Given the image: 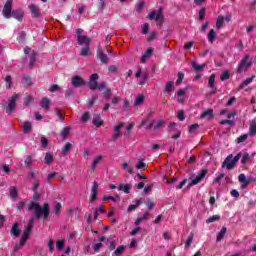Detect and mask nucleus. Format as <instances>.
Listing matches in <instances>:
<instances>
[{
  "label": "nucleus",
  "instance_id": "2eb2a0df",
  "mask_svg": "<svg viewBox=\"0 0 256 256\" xmlns=\"http://www.w3.org/2000/svg\"><path fill=\"white\" fill-rule=\"evenodd\" d=\"M10 191V198L12 199V201H17V197H19V192L17 191V188H15V186H11L9 188Z\"/></svg>",
  "mask_w": 256,
  "mask_h": 256
},
{
  "label": "nucleus",
  "instance_id": "9b49d317",
  "mask_svg": "<svg viewBox=\"0 0 256 256\" xmlns=\"http://www.w3.org/2000/svg\"><path fill=\"white\" fill-rule=\"evenodd\" d=\"M92 124L97 128L103 126V120L101 119V114H93Z\"/></svg>",
  "mask_w": 256,
  "mask_h": 256
},
{
  "label": "nucleus",
  "instance_id": "c9c22d12",
  "mask_svg": "<svg viewBox=\"0 0 256 256\" xmlns=\"http://www.w3.org/2000/svg\"><path fill=\"white\" fill-rule=\"evenodd\" d=\"M174 86H175V82L173 81H169L168 83H166V86H165L166 93H171V91H173Z\"/></svg>",
  "mask_w": 256,
  "mask_h": 256
},
{
  "label": "nucleus",
  "instance_id": "de8ad7c7",
  "mask_svg": "<svg viewBox=\"0 0 256 256\" xmlns=\"http://www.w3.org/2000/svg\"><path fill=\"white\" fill-rule=\"evenodd\" d=\"M147 167H149V165H147L146 163H144L143 161H140L136 164V169H141V170H145L147 169Z\"/></svg>",
  "mask_w": 256,
  "mask_h": 256
},
{
  "label": "nucleus",
  "instance_id": "72a5a7b5",
  "mask_svg": "<svg viewBox=\"0 0 256 256\" xmlns=\"http://www.w3.org/2000/svg\"><path fill=\"white\" fill-rule=\"evenodd\" d=\"M23 131L24 133H29L30 131H33V125L31 124V122H24Z\"/></svg>",
  "mask_w": 256,
  "mask_h": 256
},
{
  "label": "nucleus",
  "instance_id": "864d4df0",
  "mask_svg": "<svg viewBox=\"0 0 256 256\" xmlns=\"http://www.w3.org/2000/svg\"><path fill=\"white\" fill-rule=\"evenodd\" d=\"M143 7H145V2L144 1H138L136 4V11H143Z\"/></svg>",
  "mask_w": 256,
  "mask_h": 256
},
{
  "label": "nucleus",
  "instance_id": "f704fd0d",
  "mask_svg": "<svg viewBox=\"0 0 256 256\" xmlns=\"http://www.w3.org/2000/svg\"><path fill=\"white\" fill-rule=\"evenodd\" d=\"M231 78V73L229 72V70H225L222 75L220 76V80L221 81H227L228 79Z\"/></svg>",
  "mask_w": 256,
  "mask_h": 256
},
{
  "label": "nucleus",
  "instance_id": "8fccbe9b",
  "mask_svg": "<svg viewBox=\"0 0 256 256\" xmlns=\"http://www.w3.org/2000/svg\"><path fill=\"white\" fill-rule=\"evenodd\" d=\"M247 139H249V135L243 134L240 137H238L237 143H245V141H247Z\"/></svg>",
  "mask_w": 256,
  "mask_h": 256
},
{
  "label": "nucleus",
  "instance_id": "39448f33",
  "mask_svg": "<svg viewBox=\"0 0 256 256\" xmlns=\"http://www.w3.org/2000/svg\"><path fill=\"white\" fill-rule=\"evenodd\" d=\"M17 101H19V94H14L12 97L8 99V106L6 107V113L8 115H11L14 109H16Z\"/></svg>",
  "mask_w": 256,
  "mask_h": 256
},
{
  "label": "nucleus",
  "instance_id": "4468645a",
  "mask_svg": "<svg viewBox=\"0 0 256 256\" xmlns=\"http://www.w3.org/2000/svg\"><path fill=\"white\" fill-rule=\"evenodd\" d=\"M253 79H255V75H253L250 78H247L246 80H244L238 87V91H243V89H245V87H247V85H249L250 83H253Z\"/></svg>",
  "mask_w": 256,
  "mask_h": 256
},
{
  "label": "nucleus",
  "instance_id": "473e14b6",
  "mask_svg": "<svg viewBox=\"0 0 256 256\" xmlns=\"http://www.w3.org/2000/svg\"><path fill=\"white\" fill-rule=\"evenodd\" d=\"M224 21L225 17L223 15H219L216 21V29H221V27H223Z\"/></svg>",
  "mask_w": 256,
  "mask_h": 256
},
{
  "label": "nucleus",
  "instance_id": "37998d69",
  "mask_svg": "<svg viewBox=\"0 0 256 256\" xmlns=\"http://www.w3.org/2000/svg\"><path fill=\"white\" fill-rule=\"evenodd\" d=\"M63 247H65V240H60L56 242L57 251H63Z\"/></svg>",
  "mask_w": 256,
  "mask_h": 256
},
{
  "label": "nucleus",
  "instance_id": "f257e3e1",
  "mask_svg": "<svg viewBox=\"0 0 256 256\" xmlns=\"http://www.w3.org/2000/svg\"><path fill=\"white\" fill-rule=\"evenodd\" d=\"M28 211H34V217L37 220L43 218V223L49 221V215H51V207L49 206V203H45L41 206L36 201H31L28 204Z\"/></svg>",
  "mask_w": 256,
  "mask_h": 256
},
{
  "label": "nucleus",
  "instance_id": "6e6d98bb",
  "mask_svg": "<svg viewBox=\"0 0 256 256\" xmlns=\"http://www.w3.org/2000/svg\"><path fill=\"white\" fill-rule=\"evenodd\" d=\"M40 143H41V146L45 149V148H47V146L49 145V141L47 140V138H45V137H42L41 139H40Z\"/></svg>",
  "mask_w": 256,
  "mask_h": 256
},
{
  "label": "nucleus",
  "instance_id": "7c9ffc66",
  "mask_svg": "<svg viewBox=\"0 0 256 256\" xmlns=\"http://www.w3.org/2000/svg\"><path fill=\"white\" fill-rule=\"evenodd\" d=\"M144 101L145 96L143 94L138 95L134 101V107H139V105H141V103H143Z\"/></svg>",
  "mask_w": 256,
  "mask_h": 256
},
{
  "label": "nucleus",
  "instance_id": "680f3d73",
  "mask_svg": "<svg viewBox=\"0 0 256 256\" xmlns=\"http://www.w3.org/2000/svg\"><path fill=\"white\" fill-rule=\"evenodd\" d=\"M198 127H199V124H197V123L192 124V125H190L188 132L189 133H194V131H197Z\"/></svg>",
  "mask_w": 256,
  "mask_h": 256
},
{
  "label": "nucleus",
  "instance_id": "58836bf2",
  "mask_svg": "<svg viewBox=\"0 0 256 256\" xmlns=\"http://www.w3.org/2000/svg\"><path fill=\"white\" fill-rule=\"evenodd\" d=\"M5 82H6V89H11V85H13V78L8 75L5 78Z\"/></svg>",
  "mask_w": 256,
  "mask_h": 256
},
{
  "label": "nucleus",
  "instance_id": "c03bdc74",
  "mask_svg": "<svg viewBox=\"0 0 256 256\" xmlns=\"http://www.w3.org/2000/svg\"><path fill=\"white\" fill-rule=\"evenodd\" d=\"M185 79V74L183 72H178V79L176 80V85H181Z\"/></svg>",
  "mask_w": 256,
  "mask_h": 256
},
{
  "label": "nucleus",
  "instance_id": "1a4fd4ad",
  "mask_svg": "<svg viewBox=\"0 0 256 256\" xmlns=\"http://www.w3.org/2000/svg\"><path fill=\"white\" fill-rule=\"evenodd\" d=\"M155 51V48L149 47L146 52L142 55L140 62L145 65L147 63V59L153 55V52Z\"/></svg>",
  "mask_w": 256,
  "mask_h": 256
},
{
  "label": "nucleus",
  "instance_id": "79ce46f5",
  "mask_svg": "<svg viewBox=\"0 0 256 256\" xmlns=\"http://www.w3.org/2000/svg\"><path fill=\"white\" fill-rule=\"evenodd\" d=\"M107 82H102L98 84V91H100L101 93H103L104 91H107Z\"/></svg>",
  "mask_w": 256,
  "mask_h": 256
},
{
  "label": "nucleus",
  "instance_id": "e2e57ef3",
  "mask_svg": "<svg viewBox=\"0 0 256 256\" xmlns=\"http://www.w3.org/2000/svg\"><path fill=\"white\" fill-rule=\"evenodd\" d=\"M89 119H91V116L89 115V112H85L83 115H82V121L84 123H87V121H89Z\"/></svg>",
  "mask_w": 256,
  "mask_h": 256
},
{
  "label": "nucleus",
  "instance_id": "0eeeda50",
  "mask_svg": "<svg viewBox=\"0 0 256 256\" xmlns=\"http://www.w3.org/2000/svg\"><path fill=\"white\" fill-rule=\"evenodd\" d=\"M85 85H87V82H85L81 76L76 75L72 77V86L75 88L85 87Z\"/></svg>",
  "mask_w": 256,
  "mask_h": 256
},
{
  "label": "nucleus",
  "instance_id": "cd10ccee",
  "mask_svg": "<svg viewBox=\"0 0 256 256\" xmlns=\"http://www.w3.org/2000/svg\"><path fill=\"white\" fill-rule=\"evenodd\" d=\"M25 241L20 239V242L18 244L15 245L13 251H12V255H15V253H17V251L23 249V247L25 246Z\"/></svg>",
  "mask_w": 256,
  "mask_h": 256
},
{
  "label": "nucleus",
  "instance_id": "13d9d810",
  "mask_svg": "<svg viewBox=\"0 0 256 256\" xmlns=\"http://www.w3.org/2000/svg\"><path fill=\"white\" fill-rule=\"evenodd\" d=\"M105 99H109L112 96L111 88L106 89L104 92H102Z\"/></svg>",
  "mask_w": 256,
  "mask_h": 256
},
{
  "label": "nucleus",
  "instance_id": "a878e982",
  "mask_svg": "<svg viewBox=\"0 0 256 256\" xmlns=\"http://www.w3.org/2000/svg\"><path fill=\"white\" fill-rule=\"evenodd\" d=\"M122 167H123L124 171L129 173V175H135V170H133V167L129 166V163L124 162L122 164Z\"/></svg>",
  "mask_w": 256,
  "mask_h": 256
},
{
  "label": "nucleus",
  "instance_id": "a211bd4d",
  "mask_svg": "<svg viewBox=\"0 0 256 256\" xmlns=\"http://www.w3.org/2000/svg\"><path fill=\"white\" fill-rule=\"evenodd\" d=\"M78 43L79 45H87L89 46V43H91V39L87 36H78Z\"/></svg>",
  "mask_w": 256,
  "mask_h": 256
},
{
  "label": "nucleus",
  "instance_id": "a18cd8bd",
  "mask_svg": "<svg viewBox=\"0 0 256 256\" xmlns=\"http://www.w3.org/2000/svg\"><path fill=\"white\" fill-rule=\"evenodd\" d=\"M89 89H91V91H95L97 89H99V83L98 82H89Z\"/></svg>",
  "mask_w": 256,
  "mask_h": 256
},
{
  "label": "nucleus",
  "instance_id": "ea45409f",
  "mask_svg": "<svg viewBox=\"0 0 256 256\" xmlns=\"http://www.w3.org/2000/svg\"><path fill=\"white\" fill-rule=\"evenodd\" d=\"M208 87H210L211 89L215 87V74L210 75L208 80Z\"/></svg>",
  "mask_w": 256,
  "mask_h": 256
},
{
  "label": "nucleus",
  "instance_id": "9d476101",
  "mask_svg": "<svg viewBox=\"0 0 256 256\" xmlns=\"http://www.w3.org/2000/svg\"><path fill=\"white\" fill-rule=\"evenodd\" d=\"M97 57L98 59H100L101 63H103L104 65H108L109 61H111L109 59V56H107V54H104L103 50L101 49L97 50Z\"/></svg>",
  "mask_w": 256,
  "mask_h": 256
},
{
  "label": "nucleus",
  "instance_id": "5fc2aeb1",
  "mask_svg": "<svg viewBox=\"0 0 256 256\" xmlns=\"http://www.w3.org/2000/svg\"><path fill=\"white\" fill-rule=\"evenodd\" d=\"M148 79H149V74H143L142 79L139 82V85H141L143 87V85H145V83H147Z\"/></svg>",
  "mask_w": 256,
  "mask_h": 256
},
{
  "label": "nucleus",
  "instance_id": "4d7b16f0",
  "mask_svg": "<svg viewBox=\"0 0 256 256\" xmlns=\"http://www.w3.org/2000/svg\"><path fill=\"white\" fill-rule=\"evenodd\" d=\"M191 243H193V234H191V235L188 236V239H187V241H186V243H185V247H186V248L191 247Z\"/></svg>",
  "mask_w": 256,
  "mask_h": 256
},
{
  "label": "nucleus",
  "instance_id": "c756f323",
  "mask_svg": "<svg viewBox=\"0 0 256 256\" xmlns=\"http://www.w3.org/2000/svg\"><path fill=\"white\" fill-rule=\"evenodd\" d=\"M37 61V53L35 51H33L31 53L30 56V62H29V66L31 69H33V67H35V62Z\"/></svg>",
  "mask_w": 256,
  "mask_h": 256
},
{
  "label": "nucleus",
  "instance_id": "bb28decb",
  "mask_svg": "<svg viewBox=\"0 0 256 256\" xmlns=\"http://www.w3.org/2000/svg\"><path fill=\"white\" fill-rule=\"evenodd\" d=\"M29 9L32 13V17H39L40 12H39V7H37L36 5H30Z\"/></svg>",
  "mask_w": 256,
  "mask_h": 256
},
{
  "label": "nucleus",
  "instance_id": "dca6fc26",
  "mask_svg": "<svg viewBox=\"0 0 256 256\" xmlns=\"http://www.w3.org/2000/svg\"><path fill=\"white\" fill-rule=\"evenodd\" d=\"M155 21H156V25H158V27L163 25V8L159 9V12L156 15Z\"/></svg>",
  "mask_w": 256,
  "mask_h": 256
},
{
  "label": "nucleus",
  "instance_id": "423d86ee",
  "mask_svg": "<svg viewBox=\"0 0 256 256\" xmlns=\"http://www.w3.org/2000/svg\"><path fill=\"white\" fill-rule=\"evenodd\" d=\"M12 5H13V0H7V2L4 5V8L2 10V13L6 19H11L12 15Z\"/></svg>",
  "mask_w": 256,
  "mask_h": 256
},
{
  "label": "nucleus",
  "instance_id": "f3484780",
  "mask_svg": "<svg viewBox=\"0 0 256 256\" xmlns=\"http://www.w3.org/2000/svg\"><path fill=\"white\" fill-rule=\"evenodd\" d=\"M11 17H14V19H17V21H23V11L14 10L12 11Z\"/></svg>",
  "mask_w": 256,
  "mask_h": 256
},
{
  "label": "nucleus",
  "instance_id": "0e129e2a",
  "mask_svg": "<svg viewBox=\"0 0 256 256\" xmlns=\"http://www.w3.org/2000/svg\"><path fill=\"white\" fill-rule=\"evenodd\" d=\"M220 125H235V121H233V120H222V121H220Z\"/></svg>",
  "mask_w": 256,
  "mask_h": 256
},
{
  "label": "nucleus",
  "instance_id": "09e8293b",
  "mask_svg": "<svg viewBox=\"0 0 256 256\" xmlns=\"http://www.w3.org/2000/svg\"><path fill=\"white\" fill-rule=\"evenodd\" d=\"M30 103H33V96H26L24 98V106L29 107Z\"/></svg>",
  "mask_w": 256,
  "mask_h": 256
},
{
  "label": "nucleus",
  "instance_id": "f03ea898",
  "mask_svg": "<svg viewBox=\"0 0 256 256\" xmlns=\"http://www.w3.org/2000/svg\"><path fill=\"white\" fill-rule=\"evenodd\" d=\"M241 155V152L238 153L235 157H233V154L228 155L222 163V168L226 167L228 171L235 169V165H237L239 159H241Z\"/></svg>",
  "mask_w": 256,
  "mask_h": 256
},
{
  "label": "nucleus",
  "instance_id": "7ed1b4c3",
  "mask_svg": "<svg viewBox=\"0 0 256 256\" xmlns=\"http://www.w3.org/2000/svg\"><path fill=\"white\" fill-rule=\"evenodd\" d=\"M209 170L202 169L198 172V175L195 177V174H192L190 177L191 182H189L188 187H195V185H199L203 179L207 176Z\"/></svg>",
  "mask_w": 256,
  "mask_h": 256
},
{
  "label": "nucleus",
  "instance_id": "2f4dec72",
  "mask_svg": "<svg viewBox=\"0 0 256 256\" xmlns=\"http://www.w3.org/2000/svg\"><path fill=\"white\" fill-rule=\"evenodd\" d=\"M53 159V153L47 152L44 158L46 165H51V163H53Z\"/></svg>",
  "mask_w": 256,
  "mask_h": 256
},
{
  "label": "nucleus",
  "instance_id": "3c124183",
  "mask_svg": "<svg viewBox=\"0 0 256 256\" xmlns=\"http://www.w3.org/2000/svg\"><path fill=\"white\" fill-rule=\"evenodd\" d=\"M80 55L82 57H87V55H89V46L82 48L80 51Z\"/></svg>",
  "mask_w": 256,
  "mask_h": 256
},
{
  "label": "nucleus",
  "instance_id": "49530a36",
  "mask_svg": "<svg viewBox=\"0 0 256 256\" xmlns=\"http://www.w3.org/2000/svg\"><path fill=\"white\" fill-rule=\"evenodd\" d=\"M48 248H49L50 253H53V251H55V240L54 239L49 240Z\"/></svg>",
  "mask_w": 256,
  "mask_h": 256
},
{
  "label": "nucleus",
  "instance_id": "a19ab883",
  "mask_svg": "<svg viewBox=\"0 0 256 256\" xmlns=\"http://www.w3.org/2000/svg\"><path fill=\"white\" fill-rule=\"evenodd\" d=\"M24 84L27 85V87H31L33 85V79L29 76H24L23 77Z\"/></svg>",
  "mask_w": 256,
  "mask_h": 256
},
{
  "label": "nucleus",
  "instance_id": "6ab92c4d",
  "mask_svg": "<svg viewBox=\"0 0 256 256\" xmlns=\"http://www.w3.org/2000/svg\"><path fill=\"white\" fill-rule=\"evenodd\" d=\"M201 119H213L214 117V114H213V109H208L206 111H204L202 114H201Z\"/></svg>",
  "mask_w": 256,
  "mask_h": 256
},
{
  "label": "nucleus",
  "instance_id": "c85d7f7f",
  "mask_svg": "<svg viewBox=\"0 0 256 256\" xmlns=\"http://www.w3.org/2000/svg\"><path fill=\"white\" fill-rule=\"evenodd\" d=\"M125 249H127V247L121 245V246H119V247L114 251V253H113L112 255H113V256H122L123 253H125Z\"/></svg>",
  "mask_w": 256,
  "mask_h": 256
},
{
  "label": "nucleus",
  "instance_id": "4be33fe9",
  "mask_svg": "<svg viewBox=\"0 0 256 256\" xmlns=\"http://www.w3.org/2000/svg\"><path fill=\"white\" fill-rule=\"evenodd\" d=\"M31 231H33V228L27 227L23 232L21 240L27 243V240L29 239V236L31 235Z\"/></svg>",
  "mask_w": 256,
  "mask_h": 256
},
{
  "label": "nucleus",
  "instance_id": "69168bd1",
  "mask_svg": "<svg viewBox=\"0 0 256 256\" xmlns=\"http://www.w3.org/2000/svg\"><path fill=\"white\" fill-rule=\"evenodd\" d=\"M143 35H147L149 33V23H145L142 28Z\"/></svg>",
  "mask_w": 256,
  "mask_h": 256
},
{
  "label": "nucleus",
  "instance_id": "bf43d9fd",
  "mask_svg": "<svg viewBox=\"0 0 256 256\" xmlns=\"http://www.w3.org/2000/svg\"><path fill=\"white\" fill-rule=\"evenodd\" d=\"M145 205L148 207L149 211H151V209H153V207H155V203L153 201H151L150 199H148L145 202Z\"/></svg>",
  "mask_w": 256,
  "mask_h": 256
},
{
  "label": "nucleus",
  "instance_id": "412c9836",
  "mask_svg": "<svg viewBox=\"0 0 256 256\" xmlns=\"http://www.w3.org/2000/svg\"><path fill=\"white\" fill-rule=\"evenodd\" d=\"M217 37V34L215 33V29H211L207 35V39L209 43H215V39Z\"/></svg>",
  "mask_w": 256,
  "mask_h": 256
},
{
  "label": "nucleus",
  "instance_id": "aec40b11",
  "mask_svg": "<svg viewBox=\"0 0 256 256\" xmlns=\"http://www.w3.org/2000/svg\"><path fill=\"white\" fill-rule=\"evenodd\" d=\"M226 233H227V227L223 226L217 235V238H216L217 243H219L220 241H223V237H225Z\"/></svg>",
  "mask_w": 256,
  "mask_h": 256
},
{
  "label": "nucleus",
  "instance_id": "ddd939ff",
  "mask_svg": "<svg viewBox=\"0 0 256 256\" xmlns=\"http://www.w3.org/2000/svg\"><path fill=\"white\" fill-rule=\"evenodd\" d=\"M191 66L194 68V71L196 73H201V71H203V69L207 67V64L204 63L202 65H199L196 61H192Z\"/></svg>",
  "mask_w": 256,
  "mask_h": 256
},
{
  "label": "nucleus",
  "instance_id": "4c0bfd02",
  "mask_svg": "<svg viewBox=\"0 0 256 256\" xmlns=\"http://www.w3.org/2000/svg\"><path fill=\"white\" fill-rule=\"evenodd\" d=\"M205 15H207V8H201L199 11V21H203L205 19Z\"/></svg>",
  "mask_w": 256,
  "mask_h": 256
},
{
  "label": "nucleus",
  "instance_id": "e433bc0d",
  "mask_svg": "<svg viewBox=\"0 0 256 256\" xmlns=\"http://www.w3.org/2000/svg\"><path fill=\"white\" fill-rule=\"evenodd\" d=\"M221 219V215H213L206 220V223H215V221H219Z\"/></svg>",
  "mask_w": 256,
  "mask_h": 256
},
{
  "label": "nucleus",
  "instance_id": "393cba45",
  "mask_svg": "<svg viewBox=\"0 0 256 256\" xmlns=\"http://www.w3.org/2000/svg\"><path fill=\"white\" fill-rule=\"evenodd\" d=\"M49 105H51V100L49 98H43L41 101V108L45 111H49Z\"/></svg>",
  "mask_w": 256,
  "mask_h": 256
},
{
  "label": "nucleus",
  "instance_id": "f8f14e48",
  "mask_svg": "<svg viewBox=\"0 0 256 256\" xmlns=\"http://www.w3.org/2000/svg\"><path fill=\"white\" fill-rule=\"evenodd\" d=\"M10 235H13L14 237H19L21 235V230L19 229V223H14L11 230Z\"/></svg>",
  "mask_w": 256,
  "mask_h": 256
},
{
  "label": "nucleus",
  "instance_id": "5701e85b",
  "mask_svg": "<svg viewBox=\"0 0 256 256\" xmlns=\"http://www.w3.org/2000/svg\"><path fill=\"white\" fill-rule=\"evenodd\" d=\"M133 187V185L131 184H121L119 185L118 189L119 191H123L124 193H131V188Z\"/></svg>",
  "mask_w": 256,
  "mask_h": 256
},
{
  "label": "nucleus",
  "instance_id": "20e7f679",
  "mask_svg": "<svg viewBox=\"0 0 256 256\" xmlns=\"http://www.w3.org/2000/svg\"><path fill=\"white\" fill-rule=\"evenodd\" d=\"M250 59H251V56H249V54H246L245 57L238 64L236 73L241 75V73H243V71H247V68L251 67V65H253V60H250Z\"/></svg>",
  "mask_w": 256,
  "mask_h": 256
},
{
  "label": "nucleus",
  "instance_id": "603ef678",
  "mask_svg": "<svg viewBox=\"0 0 256 256\" xmlns=\"http://www.w3.org/2000/svg\"><path fill=\"white\" fill-rule=\"evenodd\" d=\"M33 163V156H28L24 162L25 167H31V164Z\"/></svg>",
  "mask_w": 256,
  "mask_h": 256
},
{
  "label": "nucleus",
  "instance_id": "052dcab7",
  "mask_svg": "<svg viewBox=\"0 0 256 256\" xmlns=\"http://www.w3.org/2000/svg\"><path fill=\"white\" fill-rule=\"evenodd\" d=\"M249 153L245 152L242 159H241V163L242 165H245V163H247V161H249Z\"/></svg>",
  "mask_w": 256,
  "mask_h": 256
},
{
  "label": "nucleus",
  "instance_id": "774afa93",
  "mask_svg": "<svg viewBox=\"0 0 256 256\" xmlns=\"http://www.w3.org/2000/svg\"><path fill=\"white\" fill-rule=\"evenodd\" d=\"M109 73H118L117 66L111 65L108 68Z\"/></svg>",
  "mask_w": 256,
  "mask_h": 256
},
{
  "label": "nucleus",
  "instance_id": "6e6552de",
  "mask_svg": "<svg viewBox=\"0 0 256 256\" xmlns=\"http://www.w3.org/2000/svg\"><path fill=\"white\" fill-rule=\"evenodd\" d=\"M97 193H99V184H97V182H94L90 194V203H95L97 199Z\"/></svg>",
  "mask_w": 256,
  "mask_h": 256
},
{
  "label": "nucleus",
  "instance_id": "b1692460",
  "mask_svg": "<svg viewBox=\"0 0 256 256\" xmlns=\"http://www.w3.org/2000/svg\"><path fill=\"white\" fill-rule=\"evenodd\" d=\"M103 160V156L99 155L97 156L93 161H92V165H91V170L95 171V169L97 168V165L99 163H101V161Z\"/></svg>",
  "mask_w": 256,
  "mask_h": 256
},
{
  "label": "nucleus",
  "instance_id": "338daca9",
  "mask_svg": "<svg viewBox=\"0 0 256 256\" xmlns=\"http://www.w3.org/2000/svg\"><path fill=\"white\" fill-rule=\"evenodd\" d=\"M250 135L251 136L256 135V123L250 126Z\"/></svg>",
  "mask_w": 256,
  "mask_h": 256
}]
</instances>
